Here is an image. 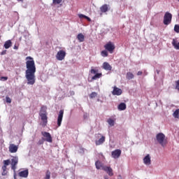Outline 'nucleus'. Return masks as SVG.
Here are the masks:
<instances>
[{
  "label": "nucleus",
  "mask_w": 179,
  "mask_h": 179,
  "mask_svg": "<svg viewBox=\"0 0 179 179\" xmlns=\"http://www.w3.org/2000/svg\"><path fill=\"white\" fill-rule=\"evenodd\" d=\"M66 56V52H65V50H59L56 55V58L58 61H62L65 59Z\"/></svg>",
  "instance_id": "7"
},
{
  "label": "nucleus",
  "mask_w": 179,
  "mask_h": 179,
  "mask_svg": "<svg viewBox=\"0 0 179 179\" xmlns=\"http://www.w3.org/2000/svg\"><path fill=\"white\" fill-rule=\"evenodd\" d=\"M6 103H12V99L9 96H6Z\"/></svg>",
  "instance_id": "38"
},
{
  "label": "nucleus",
  "mask_w": 179,
  "mask_h": 179,
  "mask_svg": "<svg viewBox=\"0 0 179 179\" xmlns=\"http://www.w3.org/2000/svg\"><path fill=\"white\" fill-rule=\"evenodd\" d=\"M112 94L113 96H121L122 94V90L117 87H113V90L112 92Z\"/></svg>",
  "instance_id": "11"
},
{
  "label": "nucleus",
  "mask_w": 179,
  "mask_h": 179,
  "mask_svg": "<svg viewBox=\"0 0 179 179\" xmlns=\"http://www.w3.org/2000/svg\"><path fill=\"white\" fill-rule=\"evenodd\" d=\"M26 60V71L25 78L27 80V85H34L36 83V63L33 57L28 56L25 59Z\"/></svg>",
  "instance_id": "1"
},
{
  "label": "nucleus",
  "mask_w": 179,
  "mask_h": 179,
  "mask_svg": "<svg viewBox=\"0 0 179 179\" xmlns=\"http://www.w3.org/2000/svg\"><path fill=\"white\" fill-rule=\"evenodd\" d=\"M97 96L96 92H92L90 95V98L94 99V97Z\"/></svg>",
  "instance_id": "34"
},
{
  "label": "nucleus",
  "mask_w": 179,
  "mask_h": 179,
  "mask_svg": "<svg viewBox=\"0 0 179 179\" xmlns=\"http://www.w3.org/2000/svg\"><path fill=\"white\" fill-rule=\"evenodd\" d=\"M104 178L105 179H108V176H105Z\"/></svg>",
  "instance_id": "45"
},
{
  "label": "nucleus",
  "mask_w": 179,
  "mask_h": 179,
  "mask_svg": "<svg viewBox=\"0 0 179 179\" xmlns=\"http://www.w3.org/2000/svg\"><path fill=\"white\" fill-rule=\"evenodd\" d=\"M14 178L16 179V172H14Z\"/></svg>",
  "instance_id": "44"
},
{
  "label": "nucleus",
  "mask_w": 179,
  "mask_h": 179,
  "mask_svg": "<svg viewBox=\"0 0 179 179\" xmlns=\"http://www.w3.org/2000/svg\"><path fill=\"white\" fill-rule=\"evenodd\" d=\"M102 170H103V171H106V173H107V174H108L110 177H113V176H114V173H113V169H111V167L110 166H105L102 167Z\"/></svg>",
  "instance_id": "12"
},
{
  "label": "nucleus",
  "mask_w": 179,
  "mask_h": 179,
  "mask_svg": "<svg viewBox=\"0 0 179 179\" xmlns=\"http://www.w3.org/2000/svg\"><path fill=\"white\" fill-rule=\"evenodd\" d=\"M39 115L41 117V121H43L42 126L46 127L48 122V117H47V108L45 106H42L39 112Z\"/></svg>",
  "instance_id": "2"
},
{
  "label": "nucleus",
  "mask_w": 179,
  "mask_h": 179,
  "mask_svg": "<svg viewBox=\"0 0 179 179\" xmlns=\"http://www.w3.org/2000/svg\"><path fill=\"white\" fill-rule=\"evenodd\" d=\"M103 47L106 51L110 52V54H113L114 50H115V45L111 41L108 42Z\"/></svg>",
  "instance_id": "5"
},
{
  "label": "nucleus",
  "mask_w": 179,
  "mask_h": 179,
  "mask_svg": "<svg viewBox=\"0 0 179 179\" xmlns=\"http://www.w3.org/2000/svg\"><path fill=\"white\" fill-rule=\"evenodd\" d=\"M3 47L4 48H6V50H8V48H10V47H12V41H6L3 45Z\"/></svg>",
  "instance_id": "22"
},
{
  "label": "nucleus",
  "mask_w": 179,
  "mask_h": 179,
  "mask_svg": "<svg viewBox=\"0 0 179 179\" xmlns=\"http://www.w3.org/2000/svg\"><path fill=\"white\" fill-rule=\"evenodd\" d=\"M17 163H19V159H17V157H13V159H11V170H13L14 173H15L16 166H17Z\"/></svg>",
  "instance_id": "9"
},
{
  "label": "nucleus",
  "mask_w": 179,
  "mask_h": 179,
  "mask_svg": "<svg viewBox=\"0 0 179 179\" xmlns=\"http://www.w3.org/2000/svg\"><path fill=\"white\" fill-rule=\"evenodd\" d=\"M150 155H147L145 156V157L143 159V163L144 164H147V165H149L150 164Z\"/></svg>",
  "instance_id": "21"
},
{
  "label": "nucleus",
  "mask_w": 179,
  "mask_h": 179,
  "mask_svg": "<svg viewBox=\"0 0 179 179\" xmlns=\"http://www.w3.org/2000/svg\"><path fill=\"white\" fill-rule=\"evenodd\" d=\"M178 2H179V0H178Z\"/></svg>",
  "instance_id": "47"
},
{
  "label": "nucleus",
  "mask_w": 179,
  "mask_h": 179,
  "mask_svg": "<svg viewBox=\"0 0 179 179\" xmlns=\"http://www.w3.org/2000/svg\"><path fill=\"white\" fill-rule=\"evenodd\" d=\"M18 48H19V47H17L16 45L14 46V50H18Z\"/></svg>",
  "instance_id": "43"
},
{
  "label": "nucleus",
  "mask_w": 179,
  "mask_h": 179,
  "mask_svg": "<svg viewBox=\"0 0 179 179\" xmlns=\"http://www.w3.org/2000/svg\"><path fill=\"white\" fill-rule=\"evenodd\" d=\"M174 31H176V33H179V25L178 24L175 25Z\"/></svg>",
  "instance_id": "36"
},
{
  "label": "nucleus",
  "mask_w": 179,
  "mask_h": 179,
  "mask_svg": "<svg viewBox=\"0 0 179 179\" xmlns=\"http://www.w3.org/2000/svg\"><path fill=\"white\" fill-rule=\"evenodd\" d=\"M77 38L80 43H83L85 41V35L83 34H78Z\"/></svg>",
  "instance_id": "23"
},
{
  "label": "nucleus",
  "mask_w": 179,
  "mask_h": 179,
  "mask_svg": "<svg viewBox=\"0 0 179 179\" xmlns=\"http://www.w3.org/2000/svg\"><path fill=\"white\" fill-rule=\"evenodd\" d=\"M121 150H115L111 152V156L113 157V159H118L120 156H121Z\"/></svg>",
  "instance_id": "13"
},
{
  "label": "nucleus",
  "mask_w": 179,
  "mask_h": 179,
  "mask_svg": "<svg viewBox=\"0 0 179 179\" xmlns=\"http://www.w3.org/2000/svg\"><path fill=\"white\" fill-rule=\"evenodd\" d=\"M142 71H138V73H137V75H138V76H141V75H142Z\"/></svg>",
  "instance_id": "42"
},
{
  "label": "nucleus",
  "mask_w": 179,
  "mask_h": 179,
  "mask_svg": "<svg viewBox=\"0 0 179 179\" xmlns=\"http://www.w3.org/2000/svg\"><path fill=\"white\" fill-rule=\"evenodd\" d=\"M18 176L19 177H22L23 178H27V177H29V169L19 172Z\"/></svg>",
  "instance_id": "14"
},
{
  "label": "nucleus",
  "mask_w": 179,
  "mask_h": 179,
  "mask_svg": "<svg viewBox=\"0 0 179 179\" xmlns=\"http://www.w3.org/2000/svg\"><path fill=\"white\" fill-rule=\"evenodd\" d=\"M17 145L15 144H10L9 146V152L10 153H16L17 152Z\"/></svg>",
  "instance_id": "16"
},
{
  "label": "nucleus",
  "mask_w": 179,
  "mask_h": 179,
  "mask_svg": "<svg viewBox=\"0 0 179 179\" xmlns=\"http://www.w3.org/2000/svg\"><path fill=\"white\" fill-rule=\"evenodd\" d=\"M175 89H176V90H178L179 92V80L176 81V87Z\"/></svg>",
  "instance_id": "37"
},
{
  "label": "nucleus",
  "mask_w": 179,
  "mask_h": 179,
  "mask_svg": "<svg viewBox=\"0 0 179 179\" xmlns=\"http://www.w3.org/2000/svg\"><path fill=\"white\" fill-rule=\"evenodd\" d=\"M173 117H174V118H179V109H176L173 112Z\"/></svg>",
  "instance_id": "29"
},
{
  "label": "nucleus",
  "mask_w": 179,
  "mask_h": 179,
  "mask_svg": "<svg viewBox=\"0 0 179 179\" xmlns=\"http://www.w3.org/2000/svg\"><path fill=\"white\" fill-rule=\"evenodd\" d=\"M18 1H22V0H18Z\"/></svg>",
  "instance_id": "46"
},
{
  "label": "nucleus",
  "mask_w": 179,
  "mask_h": 179,
  "mask_svg": "<svg viewBox=\"0 0 179 179\" xmlns=\"http://www.w3.org/2000/svg\"><path fill=\"white\" fill-rule=\"evenodd\" d=\"M97 72H99V69H92L90 70V73H92L93 75H94L92 78V80H96L97 79H100V78H101V76H103V74L101 73H97Z\"/></svg>",
  "instance_id": "6"
},
{
  "label": "nucleus",
  "mask_w": 179,
  "mask_h": 179,
  "mask_svg": "<svg viewBox=\"0 0 179 179\" xmlns=\"http://www.w3.org/2000/svg\"><path fill=\"white\" fill-rule=\"evenodd\" d=\"M41 135H43V138H45V141L46 142H49V143H52V137L51 134L46 131H42Z\"/></svg>",
  "instance_id": "8"
},
{
  "label": "nucleus",
  "mask_w": 179,
  "mask_h": 179,
  "mask_svg": "<svg viewBox=\"0 0 179 179\" xmlns=\"http://www.w3.org/2000/svg\"><path fill=\"white\" fill-rule=\"evenodd\" d=\"M78 17L80 19H86L88 22H92V19H90V17L83 15V14H79Z\"/></svg>",
  "instance_id": "24"
},
{
  "label": "nucleus",
  "mask_w": 179,
  "mask_h": 179,
  "mask_svg": "<svg viewBox=\"0 0 179 179\" xmlns=\"http://www.w3.org/2000/svg\"><path fill=\"white\" fill-rule=\"evenodd\" d=\"M173 19V15L171 13L166 12L164 16V21L163 23L165 26H169L171 23V20Z\"/></svg>",
  "instance_id": "4"
},
{
  "label": "nucleus",
  "mask_w": 179,
  "mask_h": 179,
  "mask_svg": "<svg viewBox=\"0 0 179 179\" xmlns=\"http://www.w3.org/2000/svg\"><path fill=\"white\" fill-rule=\"evenodd\" d=\"M107 122L109 124L110 127H114V120L108 119Z\"/></svg>",
  "instance_id": "33"
},
{
  "label": "nucleus",
  "mask_w": 179,
  "mask_h": 179,
  "mask_svg": "<svg viewBox=\"0 0 179 179\" xmlns=\"http://www.w3.org/2000/svg\"><path fill=\"white\" fill-rule=\"evenodd\" d=\"M95 166H96V168L97 169V170H100V169H103V165L101 164V162H100L99 161H96L95 162Z\"/></svg>",
  "instance_id": "26"
},
{
  "label": "nucleus",
  "mask_w": 179,
  "mask_h": 179,
  "mask_svg": "<svg viewBox=\"0 0 179 179\" xmlns=\"http://www.w3.org/2000/svg\"><path fill=\"white\" fill-rule=\"evenodd\" d=\"M108 50H102L101 52V57H108V52H107Z\"/></svg>",
  "instance_id": "30"
},
{
  "label": "nucleus",
  "mask_w": 179,
  "mask_h": 179,
  "mask_svg": "<svg viewBox=\"0 0 179 179\" xmlns=\"http://www.w3.org/2000/svg\"><path fill=\"white\" fill-rule=\"evenodd\" d=\"M0 80H1L2 82H5L8 80V77H0Z\"/></svg>",
  "instance_id": "39"
},
{
  "label": "nucleus",
  "mask_w": 179,
  "mask_h": 179,
  "mask_svg": "<svg viewBox=\"0 0 179 179\" xmlns=\"http://www.w3.org/2000/svg\"><path fill=\"white\" fill-rule=\"evenodd\" d=\"M156 138L159 145L163 147L166 146V136L163 133H159L157 134Z\"/></svg>",
  "instance_id": "3"
},
{
  "label": "nucleus",
  "mask_w": 179,
  "mask_h": 179,
  "mask_svg": "<svg viewBox=\"0 0 179 179\" xmlns=\"http://www.w3.org/2000/svg\"><path fill=\"white\" fill-rule=\"evenodd\" d=\"M105 142H106V136H102L99 140L95 141V145L96 146H100V145H103V143Z\"/></svg>",
  "instance_id": "15"
},
{
  "label": "nucleus",
  "mask_w": 179,
  "mask_h": 179,
  "mask_svg": "<svg viewBox=\"0 0 179 179\" xmlns=\"http://www.w3.org/2000/svg\"><path fill=\"white\" fill-rule=\"evenodd\" d=\"M71 96H75V92L74 91H70Z\"/></svg>",
  "instance_id": "40"
},
{
  "label": "nucleus",
  "mask_w": 179,
  "mask_h": 179,
  "mask_svg": "<svg viewBox=\"0 0 179 179\" xmlns=\"http://www.w3.org/2000/svg\"><path fill=\"white\" fill-rule=\"evenodd\" d=\"M100 10L102 13H106V12H108V5L103 4L100 7Z\"/></svg>",
  "instance_id": "18"
},
{
  "label": "nucleus",
  "mask_w": 179,
  "mask_h": 179,
  "mask_svg": "<svg viewBox=\"0 0 179 179\" xmlns=\"http://www.w3.org/2000/svg\"><path fill=\"white\" fill-rule=\"evenodd\" d=\"M45 142V139L44 138H42L41 140L38 141V145H43Z\"/></svg>",
  "instance_id": "35"
},
{
  "label": "nucleus",
  "mask_w": 179,
  "mask_h": 179,
  "mask_svg": "<svg viewBox=\"0 0 179 179\" xmlns=\"http://www.w3.org/2000/svg\"><path fill=\"white\" fill-rule=\"evenodd\" d=\"M126 78L127 79H128V80H131V79H134V73L131 72H127L126 74Z\"/></svg>",
  "instance_id": "25"
},
{
  "label": "nucleus",
  "mask_w": 179,
  "mask_h": 179,
  "mask_svg": "<svg viewBox=\"0 0 179 179\" xmlns=\"http://www.w3.org/2000/svg\"><path fill=\"white\" fill-rule=\"evenodd\" d=\"M62 3V0H52L53 5H59Z\"/></svg>",
  "instance_id": "32"
},
{
  "label": "nucleus",
  "mask_w": 179,
  "mask_h": 179,
  "mask_svg": "<svg viewBox=\"0 0 179 179\" xmlns=\"http://www.w3.org/2000/svg\"><path fill=\"white\" fill-rule=\"evenodd\" d=\"M6 54V50H3L1 53V55H5Z\"/></svg>",
  "instance_id": "41"
},
{
  "label": "nucleus",
  "mask_w": 179,
  "mask_h": 179,
  "mask_svg": "<svg viewBox=\"0 0 179 179\" xmlns=\"http://www.w3.org/2000/svg\"><path fill=\"white\" fill-rule=\"evenodd\" d=\"M2 170H3V171H2V173H1V176H6L7 174H8V167H6V166H2Z\"/></svg>",
  "instance_id": "27"
},
{
  "label": "nucleus",
  "mask_w": 179,
  "mask_h": 179,
  "mask_svg": "<svg viewBox=\"0 0 179 179\" xmlns=\"http://www.w3.org/2000/svg\"><path fill=\"white\" fill-rule=\"evenodd\" d=\"M3 167H8V166L10 164V159L3 160Z\"/></svg>",
  "instance_id": "28"
},
{
  "label": "nucleus",
  "mask_w": 179,
  "mask_h": 179,
  "mask_svg": "<svg viewBox=\"0 0 179 179\" xmlns=\"http://www.w3.org/2000/svg\"><path fill=\"white\" fill-rule=\"evenodd\" d=\"M50 178H51V172L50 171V170H48L45 173V179H50Z\"/></svg>",
  "instance_id": "31"
},
{
  "label": "nucleus",
  "mask_w": 179,
  "mask_h": 179,
  "mask_svg": "<svg viewBox=\"0 0 179 179\" xmlns=\"http://www.w3.org/2000/svg\"><path fill=\"white\" fill-rule=\"evenodd\" d=\"M102 68L103 69H105V71H111V69H113L111 65L107 62L103 63Z\"/></svg>",
  "instance_id": "17"
},
{
  "label": "nucleus",
  "mask_w": 179,
  "mask_h": 179,
  "mask_svg": "<svg viewBox=\"0 0 179 179\" xmlns=\"http://www.w3.org/2000/svg\"><path fill=\"white\" fill-rule=\"evenodd\" d=\"M172 45L174 47L175 50H179V42L177 41V39H173Z\"/></svg>",
  "instance_id": "20"
},
{
  "label": "nucleus",
  "mask_w": 179,
  "mask_h": 179,
  "mask_svg": "<svg viewBox=\"0 0 179 179\" xmlns=\"http://www.w3.org/2000/svg\"><path fill=\"white\" fill-rule=\"evenodd\" d=\"M117 109L119 111H124V110H127V104L125 103H121L118 105Z\"/></svg>",
  "instance_id": "19"
},
{
  "label": "nucleus",
  "mask_w": 179,
  "mask_h": 179,
  "mask_svg": "<svg viewBox=\"0 0 179 179\" xmlns=\"http://www.w3.org/2000/svg\"><path fill=\"white\" fill-rule=\"evenodd\" d=\"M62 118H64V110H60L57 117V127H61Z\"/></svg>",
  "instance_id": "10"
}]
</instances>
